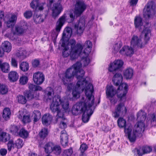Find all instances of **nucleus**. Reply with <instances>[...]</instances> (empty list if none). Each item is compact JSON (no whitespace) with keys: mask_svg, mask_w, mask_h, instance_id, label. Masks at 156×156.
<instances>
[{"mask_svg":"<svg viewBox=\"0 0 156 156\" xmlns=\"http://www.w3.org/2000/svg\"><path fill=\"white\" fill-rule=\"evenodd\" d=\"M85 90V93L89 101L92 99L91 103L87 104L84 101H80L76 104L77 106L79 107H91L94 104V97L92 95L94 91V87L92 84L88 83L86 79H83V81L78 80L75 86L74 89L73 90L72 94L73 97L76 98L79 96L80 92H83Z\"/></svg>","mask_w":156,"mask_h":156,"instance_id":"nucleus-1","label":"nucleus"},{"mask_svg":"<svg viewBox=\"0 0 156 156\" xmlns=\"http://www.w3.org/2000/svg\"><path fill=\"white\" fill-rule=\"evenodd\" d=\"M146 113L141 110L137 114V119H140V121L138 122L135 125L133 132H131V126H129L128 128L127 127H125V132L131 143H134L136 141V136H142V133L145 130V125L144 122L146 119Z\"/></svg>","mask_w":156,"mask_h":156,"instance_id":"nucleus-2","label":"nucleus"},{"mask_svg":"<svg viewBox=\"0 0 156 156\" xmlns=\"http://www.w3.org/2000/svg\"><path fill=\"white\" fill-rule=\"evenodd\" d=\"M81 63L77 62L73 64L71 67L68 69L65 73L63 74L62 81L64 85L71 81L75 75L78 80L83 81V79H86L83 78L85 74L84 71L81 69Z\"/></svg>","mask_w":156,"mask_h":156,"instance_id":"nucleus-3","label":"nucleus"},{"mask_svg":"<svg viewBox=\"0 0 156 156\" xmlns=\"http://www.w3.org/2000/svg\"><path fill=\"white\" fill-rule=\"evenodd\" d=\"M54 92L53 89L49 87L47 89L45 98L47 102H51L50 107H57L58 106L62 107H69V103L67 99H62L59 95L53 97Z\"/></svg>","mask_w":156,"mask_h":156,"instance_id":"nucleus-4","label":"nucleus"},{"mask_svg":"<svg viewBox=\"0 0 156 156\" xmlns=\"http://www.w3.org/2000/svg\"><path fill=\"white\" fill-rule=\"evenodd\" d=\"M122 76L121 74L116 73L113 76L112 81L115 86H119L117 90V95L120 101H125L126 100V95L128 90L127 84L122 83Z\"/></svg>","mask_w":156,"mask_h":156,"instance_id":"nucleus-5","label":"nucleus"},{"mask_svg":"<svg viewBox=\"0 0 156 156\" xmlns=\"http://www.w3.org/2000/svg\"><path fill=\"white\" fill-rule=\"evenodd\" d=\"M134 24L136 29L140 31H142V34H144L145 44H147L151 36V28L150 25L147 23L146 26L143 25L142 18L140 16L135 17Z\"/></svg>","mask_w":156,"mask_h":156,"instance_id":"nucleus-6","label":"nucleus"},{"mask_svg":"<svg viewBox=\"0 0 156 156\" xmlns=\"http://www.w3.org/2000/svg\"><path fill=\"white\" fill-rule=\"evenodd\" d=\"M94 108H72L71 112L73 115H77L82 114V122L87 123L93 114Z\"/></svg>","mask_w":156,"mask_h":156,"instance_id":"nucleus-7","label":"nucleus"},{"mask_svg":"<svg viewBox=\"0 0 156 156\" xmlns=\"http://www.w3.org/2000/svg\"><path fill=\"white\" fill-rule=\"evenodd\" d=\"M68 44L70 46V59L73 60L77 58L80 55L83 47V45L80 43L76 44V41L74 39L70 40Z\"/></svg>","mask_w":156,"mask_h":156,"instance_id":"nucleus-8","label":"nucleus"},{"mask_svg":"<svg viewBox=\"0 0 156 156\" xmlns=\"http://www.w3.org/2000/svg\"><path fill=\"white\" fill-rule=\"evenodd\" d=\"M66 17V15L65 14L60 17L56 23L55 30H53L51 32V37L54 43H55L57 37L62 27L65 23Z\"/></svg>","mask_w":156,"mask_h":156,"instance_id":"nucleus-9","label":"nucleus"},{"mask_svg":"<svg viewBox=\"0 0 156 156\" xmlns=\"http://www.w3.org/2000/svg\"><path fill=\"white\" fill-rule=\"evenodd\" d=\"M155 8V5L153 2H148L144 9V16L146 18H149L154 13Z\"/></svg>","mask_w":156,"mask_h":156,"instance_id":"nucleus-10","label":"nucleus"},{"mask_svg":"<svg viewBox=\"0 0 156 156\" xmlns=\"http://www.w3.org/2000/svg\"><path fill=\"white\" fill-rule=\"evenodd\" d=\"M62 0H58L57 3H54L51 8L52 11V16L55 18L58 16L62 10V8L60 2ZM53 2V0H49V4L51 5Z\"/></svg>","mask_w":156,"mask_h":156,"instance_id":"nucleus-11","label":"nucleus"},{"mask_svg":"<svg viewBox=\"0 0 156 156\" xmlns=\"http://www.w3.org/2000/svg\"><path fill=\"white\" fill-rule=\"evenodd\" d=\"M86 5L83 1H76L74 12L76 17L80 16L86 9Z\"/></svg>","mask_w":156,"mask_h":156,"instance_id":"nucleus-12","label":"nucleus"},{"mask_svg":"<svg viewBox=\"0 0 156 156\" xmlns=\"http://www.w3.org/2000/svg\"><path fill=\"white\" fill-rule=\"evenodd\" d=\"M106 93L107 98H109L111 103L115 104L117 101V99L116 98H114L113 96L117 94L116 90L114 89L112 86H109L107 87Z\"/></svg>","mask_w":156,"mask_h":156,"instance_id":"nucleus-13","label":"nucleus"},{"mask_svg":"<svg viewBox=\"0 0 156 156\" xmlns=\"http://www.w3.org/2000/svg\"><path fill=\"white\" fill-rule=\"evenodd\" d=\"M50 108L51 110L54 113H57L56 115L58 117V118L56 119V121L57 122L58 119H62V120H66V119L64 117V113L66 112L68 108Z\"/></svg>","mask_w":156,"mask_h":156,"instance_id":"nucleus-14","label":"nucleus"},{"mask_svg":"<svg viewBox=\"0 0 156 156\" xmlns=\"http://www.w3.org/2000/svg\"><path fill=\"white\" fill-rule=\"evenodd\" d=\"M85 20L84 18H81L78 23L75 24L74 29L77 34L80 35L82 34L85 28Z\"/></svg>","mask_w":156,"mask_h":156,"instance_id":"nucleus-15","label":"nucleus"},{"mask_svg":"<svg viewBox=\"0 0 156 156\" xmlns=\"http://www.w3.org/2000/svg\"><path fill=\"white\" fill-rule=\"evenodd\" d=\"M34 83L37 85H41L44 80V76L41 72H37L35 73L33 76Z\"/></svg>","mask_w":156,"mask_h":156,"instance_id":"nucleus-16","label":"nucleus"},{"mask_svg":"<svg viewBox=\"0 0 156 156\" xmlns=\"http://www.w3.org/2000/svg\"><path fill=\"white\" fill-rule=\"evenodd\" d=\"M152 148L151 147L148 146H145L143 147L142 148L143 152L140 151V149L137 148H135L133 152L134 155L136 156H142L143 154L146 153H149L151 151Z\"/></svg>","mask_w":156,"mask_h":156,"instance_id":"nucleus-17","label":"nucleus"},{"mask_svg":"<svg viewBox=\"0 0 156 156\" xmlns=\"http://www.w3.org/2000/svg\"><path fill=\"white\" fill-rule=\"evenodd\" d=\"M123 64V62L121 60H115L113 63H111L108 70L110 72L116 71L121 68Z\"/></svg>","mask_w":156,"mask_h":156,"instance_id":"nucleus-18","label":"nucleus"},{"mask_svg":"<svg viewBox=\"0 0 156 156\" xmlns=\"http://www.w3.org/2000/svg\"><path fill=\"white\" fill-rule=\"evenodd\" d=\"M131 45L133 48H141L142 47V44L141 39L136 35H133L131 41Z\"/></svg>","mask_w":156,"mask_h":156,"instance_id":"nucleus-19","label":"nucleus"},{"mask_svg":"<svg viewBox=\"0 0 156 156\" xmlns=\"http://www.w3.org/2000/svg\"><path fill=\"white\" fill-rule=\"evenodd\" d=\"M126 108H114L112 110V115L114 118H118L120 115L126 114Z\"/></svg>","mask_w":156,"mask_h":156,"instance_id":"nucleus-20","label":"nucleus"},{"mask_svg":"<svg viewBox=\"0 0 156 156\" xmlns=\"http://www.w3.org/2000/svg\"><path fill=\"white\" fill-rule=\"evenodd\" d=\"M24 110L23 109V112ZM19 118H20V116L23 118L22 119V122L24 124H26L27 123L30 122L31 121V119L30 117V114L29 112L26 113V112H23L22 113V111L19 112Z\"/></svg>","mask_w":156,"mask_h":156,"instance_id":"nucleus-21","label":"nucleus"},{"mask_svg":"<svg viewBox=\"0 0 156 156\" xmlns=\"http://www.w3.org/2000/svg\"><path fill=\"white\" fill-rule=\"evenodd\" d=\"M119 53L122 54L130 56L133 54L134 50L132 48L127 46H125L120 50Z\"/></svg>","mask_w":156,"mask_h":156,"instance_id":"nucleus-22","label":"nucleus"},{"mask_svg":"<svg viewBox=\"0 0 156 156\" xmlns=\"http://www.w3.org/2000/svg\"><path fill=\"white\" fill-rule=\"evenodd\" d=\"M52 120L51 115L49 114H44L42 118V124L44 125L48 126L51 123Z\"/></svg>","mask_w":156,"mask_h":156,"instance_id":"nucleus-23","label":"nucleus"},{"mask_svg":"<svg viewBox=\"0 0 156 156\" xmlns=\"http://www.w3.org/2000/svg\"><path fill=\"white\" fill-rule=\"evenodd\" d=\"M11 135L10 134L5 132H2L0 134V140L5 143L10 140Z\"/></svg>","mask_w":156,"mask_h":156,"instance_id":"nucleus-24","label":"nucleus"},{"mask_svg":"<svg viewBox=\"0 0 156 156\" xmlns=\"http://www.w3.org/2000/svg\"><path fill=\"white\" fill-rule=\"evenodd\" d=\"M18 78V75L15 71L11 72L9 74V78L11 82H14L16 81Z\"/></svg>","mask_w":156,"mask_h":156,"instance_id":"nucleus-25","label":"nucleus"},{"mask_svg":"<svg viewBox=\"0 0 156 156\" xmlns=\"http://www.w3.org/2000/svg\"><path fill=\"white\" fill-rule=\"evenodd\" d=\"M54 145L51 142L46 144L44 147L45 153L47 154H50L52 153Z\"/></svg>","mask_w":156,"mask_h":156,"instance_id":"nucleus-26","label":"nucleus"},{"mask_svg":"<svg viewBox=\"0 0 156 156\" xmlns=\"http://www.w3.org/2000/svg\"><path fill=\"white\" fill-rule=\"evenodd\" d=\"M2 48L4 51L7 52L10 51L12 48L10 43L7 41H5L2 43Z\"/></svg>","mask_w":156,"mask_h":156,"instance_id":"nucleus-27","label":"nucleus"},{"mask_svg":"<svg viewBox=\"0 0 156 156\" xmlns=\"http://www.w3.org/2000/svg\"><path fill=\"white\" fill-rule=\"evenodd\" d=\"M133 75V70L131 68H129L126 69L124 73V76L126 79H130Z\"/></svg>","mask_w":156,"mask_h":156,"instance_id":"nucleus-28","label":"nucleus"},{"mask_svg":"<svg viewBox=\"0 0 156 156\" xmlns=\"http://www.w3.org/2000/svg\"><path fill=\"white\" fill-rule=\"evenodd\" d=\"M20 126L15 125H11L10 128V132L12 134L18 136L19 131L20 130Z\"/></svg>","mask_w":156,"mask_h":156,"instance_id":"nucleus-29","label":"nucleus"},{"mask_svg":"<svg viewBox=\"0 0 156 156\" xmlns=\"http://www.w3.org/2000/svg\"><path fill=\"white\" fill-rule=\"evenodd\" d=\"M71 34L72 30L71 28L69 27L66 28L63 33L62 39L64 40L65 38L69 37V36L70 37Z\"/></svg>","mask_w":156,"mask_h":156,"instance_id":"nucleus-30","label":"nucleus"},{"mask_svg":"<svg viewBox=\"0 0 156 156\" xmlns=\"http://www.w3.org/2000/svg\"><path fill=\"white\" fill-rule=\"evenodd\" d=\"M18 136L22 138H26L29 136V133L24 128H22L20 130Z\"/></svg>","mask_w":156,"mask_h":156,"instance_id":"nucleus-31","label":"nucleus"},{"mask_svg":"<svg viewBox=\"0 0 156 156\" xmlns=\"http://www.w3.org/2000/svg\"><path fill=\"white\" fill-rule=\"evenodd\" d=\"M118 125L119 127L120 128H122L127 127V128L130 126H128L127 125L126 126V122L125 119L122 118H119L117 120Z\"/></svg>","mask_w":156,"mask_h":156,"instance_id":"nucleus-32","label":"nucleus"},{"mask_svg":"<svg viewBox=\"0 0 156 156\" xmlns=\"http://www.w3.org/2000/svg\"><path fill=\"white\" fill-rule=\"evenodd\" d=\"M60 142L63 147H65L68 145V135L60 136Z\"/></svg>","mask_w":156,"mask_h":156,"instance_id":"nucleus-33","label":"nucleus"},{"mask_svg":"<svg viewBox=\"0 0 156 156\" xmlns=\"http://www.w3.org/2000/svg\"><path fill=\"white\" fill-rule=\"evenodd\" d=\"M0 68L4 73H8L9 71V66L8 63H7L2 64L0 62Z\"/></svg>","mask_w":156,"mask_h":156,"instance_id":"nucleus-34","label":"nucleus"},{"mask_svg":"<svg viewBox=\"0 0 156 156\" xmlns=\"http://www.w3.org/2000/svg\"><path fill=\"white\" fill-rule=\"evenodd\" d=\"M11 114L9 108H5L3 110L2 116L5 120L8 119Z\"/></svg>","mask_w":156,"mask_h":156,"instance_id":"nucleus-35","label":"nucleus"},{"mask_svg":"<svg viewBox=\"0 0 156 156\" xmlns=\"http://www.w3.org/2000/svg\"><path fill=\"white\" fill-rule=\"evenodd\" d=\"M48 129L44 128L41 129L39 133V136L41 139L43 140L48 136Z\"/></svg>","mask_w":156,"mask_h":156,"instance_id":"nucleus-36","label":"nucleus"},{"mask_svg":"<svg viewBox=\"0 0 156 156\" xmlns=\"http://www.w3.org/2000/svg\"><path fill=\"white\" fill-rule=\"evenodd\" d=\"M34 116L33 121L34 123L37 122L41 117V113L38 110H34L33 112Z\"/></svg>","mask_w":156,"mask_h":156,"instance_id":"nucleus-37","label":"nucleus"},{"mask_svg":"<svg viewBox=\"0 0 156 156\" xmlns=\"http://www.w3.org/2000/svg\"><path fill=\"white\" fill-rule=\"evenodd\" d=\"M20 69L22 71L26 72L29 69V64L26 62H22L20 63Z\"/></svg>","mask_w":156,"mask_h":156,"instance_id":"nucleus-38","label":"nucleus"},{"mask_svg":"<svg viewBox=\"0 0 156 156\" xmlns=\"http://www.w3.org/2000/svg\"><path fill=\"white\" fill-rule=\"evenodd\" d=\"M52 152L56 155H59L61 152V148L58 145H54Z\"/></svg>","mask_w":156,"mask_h":156,"instance_id":"nucleus-39","label":"nucleus"},{"mask_svg":"<svg viewBox=\"0 0 156 156\" xmlns=\"http://www.w3.org/2000/svg\"><path fill=\"white\" fill-rule=\"evenodd\" d=\"M29 88L30 90L32 91H41L42 89V88L41 87L32 84L29 85Z\"/></svg>","mask_w":156,"mask_h":156,"instance_id":"nucleus-40","label":"nucleus"},{"mask_svg":"<svg viewBox=\"0 0 156 156\" xmlns=\"http://www.w3.org/2000/svg\"><path fill=\"white\" fill-rule=\"evenodd\" d=\"M86 46L89 49V50L88 51H87V50L85 49L83 51V53L86 55H88L91 51L90 48H91L92 46V42L90 41H88L86 42Z\"/></svg>","mask_w":156,"mask_h":156,"instance_id":"nucleus-41","label":"nucleus"},{"mask_svg":"<svg viewBox=\"0 0 156 156\" xmlns=\"http://www.w3.org/2000/svg\"><path fill=\"white\" fill-rule=\"evenodd\" d=\"M24 96L26 97L28 99L30 100L34 98V95L33 92L30 90L25 91L24 92Z\"/></svg>","mask_w":156,"mask_h":156,"instance_id":"nucleus-42","label":"nucleus"},{"mask_svg":"<svg viewBox=\"0 0 156 156\" xmlns=\"http://www.w3.org/2000/svg\"><path fill=\"white\" fill-rule=\"evenodd\" d=\"M34 22L36 23H40L44 21V19L42 18L41 16L40 15H34Z\"/></svg>","mask_w":156,"mask_h":156,"instance_id":"nucleus-43","label":"nucleus"},{"mask_svg":"<svg viewBox=\"0 0 156 156\" xmlns=\"http://www.w3.org/2000/svg\"><path fill=\"white\" fill-rule=\"evenodd\" d=\"M17 56L20 58L23 59L27 56L26 51L25 50H20L17 54Z\"/></svg>","mask_w":156,"mask_h":156,"instance_id":"nucleus-44","label":"nucleus"},{"mask_svg":"<svg viewBox=\"0 0 156 156\" xmlns=\"http://www.w3.org/2000/svg\"><path fill=\"white\" fill-rule=\"evenodd\" d=\"M8 92L7 87L5 85L1 84L0 85V93L2 94H6Z\"/></svg>","mask_w":156,"mask_h":156,"instance_id":"nucleus-45","label":"nucleus"},{"mask_svg":"<svg viewBox=\"0 0 156 156\" xmlns=\"http://www.w3.org/2000/svg\"><path fill=\"white\" fill-rule=\"evenodd\" d=\"M25 30L24 26H17L15 27V31L18 34L23 33L25 32Z\"/></svg>","mask_w":156,"mask_h":156,"instance_id":"nucleus-46","label":"nucleus"},{"mask_svg":"<svg viewBox=\"0 0 156 156\" xmlns=\"http://www.w3.org/2000/svg\"><path fill=\"white\" fill-rule=\"evenodd\" d=\"M17 98L18 102L21 104H25L27 102V100L25 96L19 95L17 96Z\"/></svg>","mask_w":156,"mask_h":156,"instance_id":"nucleus-47","label":"nucleus"},{"mask_svg":"<svg viewBox=\"0 0 156 156\" xmlns=\"http://www.w3.org/2000/svg\"><path fill=\"white\" fill-rule=\"evenodd\" d=\"M15 144L18 148H21L23 145V140L21 139H18L15 142Z\"/></svg>","mask_w":156,"mask_h":156,"instance_id":"nucleus-48","label":"nucleus"},{"mask_svg":"<svg viewBox=\"0 0 156 156\" xmlns=\"http://www.w3.org/2000/svg\"><path fill=\"white\" fill-rule=\"evenodd\" d=\"M39 2L38 0H33L30 3V6L33 9H36L38 7Z\"/></svg>","mask_w":156,"mask_h":156,"instance_id":"nucleus-49","label":"nucleus"},{"mask_svg":"<svg viewBox=\"0 0 156 156\" xmlns=\"http://www.w3.org/2000/svg\"><path fill=\"white\" fill-rule=\"evenodd\" d=\"M15 144L12 140H9L7 144L8 150L10 151L12 149L14 148V145Z\"/></svg>","mask_w":156,"mask_h":156,"instance_id":"nucleus-50","label":"nucleus"},{"mask_svg":"<svg viewBox=\"0 0 156 156\" xmlns=\"http://www.w3.org/2000/svg\"><path fill=\"white\" fill-rule=\"evenodd\" d=\"M73 153V150L72 148L65 150L64 151L62 154V156H70Z\"/></svg>","mask_w":156,"mask_h":156,"instance_id":"nucleus-51","label":"nucleus"},{"mask_svg":"<svg viewBox=\"0 0 156 156\" xmlns=\"http://www.w3.org/2000/svg\"><path fill=\"white\" fill-rule=\"evenodd\" d=\"M69 82H68L67 84H66V86L67 85V89L69 91H71L72 90H73L74 89L75 87V83H69Z\"/></svg>","mask_w":156,"mask_h":156,"instance_id":"nucleus-52","label":"nucleus"},{"mask_svg":"<svg viewBox=\"0 0 156 156\" xmlns=\"http://www.w3.org/2000/svg\"><path fill=\"white\" fill-rule=\"evenodd\" d=\"M122 44L121 42H119L115 44L114 46V50L113 52L115 53H116L117 52L121 47Z\"/></svg>","mask_w":156,"mask_h":156,"instance_id":"nucleus-53","label":"nucleus"},{"mask_svg":"<svg viewBox=\"0 0 156 156\" xmlns=\"http://www.w3.org/2000/svg\"><path fill=\"white\" fill-rule=\"evenodd\" d=\"M28 80V78L26 76H23L20 78V83L22 85L26 84Z\"/></svg>","mask_w":156,"mask_h":156,"instance_id":"nucleus-54","label":"nucleus"},{"mask_svg":"<svg viewBox=\"0 0 156 156\" xmlns=\"http://www.w3.org/2000/svg\"><path fill=\"white\" fill-rule=\"evenodd\" d=\"M60 122L59 124V127L62 129H64L67 127V125L65 122L66 120H62V119H60Z\"/></svg>","mask_w":156,"mask_h":156,"instance_id":"nucleus-55","label":"nucleus"},{"mask_svg":"<svg viewBox=\"0 0 156 156\" xmlns=\"http://www.w3.org/2000/svg\"><path fill=\"white\" fill-rule=\"evenodd\" d=\"M88 148V146L85 144H82L80 146V149L81 153L84 152Z\"/></svg>","mask_w":156,"mask_h":156,"instance_id":"nucleus-56","label":"nucleus"},{"mask_svg":"<svg viewBox=\"0 0 156 156\" xmlns=\"http://www.w3.org/2000/svg\"><path fill=\"white\" fill-rule=\"evenodd\" d=\"M33 14L32 12L30 11H26L24 13V17L27 19H29L32 17Z\"/></svg>","mask_w":156,"mask_h":156,"instance_id":"nucleus-57","label":"nucleus"},{"mask_svg":"<svg viewBox=\"0 0 156 156\" xmlns=\"http://www.w3.org/2000/svg\"><path fill=\"white\" fill-rule=\"evenodd\" d=\"M82 61L83 62V65L84 66H87L90 62V59L87 57L83 58Z\"/></svg>","mask_w":156,"mask_h":156,"instance_id":"nucleus-58","label":"nucleus"},{"mask_svg":"<svg viewBox=\"0 0 156 156\" xmlns=\"http://www.w3.org/2000/svg\"><path fill=\"white\" fill-rule=\"evenodd\" d=\"M11 64L13 67L17 68L18 66V62L15 58H11Z\"/></svg>","mask_w":156,"mask_h":156,"instance_id":"nucleus-59","label":"nucleus"},{"mask_svg":"<svg viewBox=\"0 0 156 156\" xmlns=\"http://www.w3.org/2000/svg\"><path fill=\"white\" fill-rule=\"evenodd\" d=\"M76 15L74 14V15L73 13H70L69 14V17L71 18V20H67V21L69 23H71L72 22L74 19L75 17V16Z\"/></svg>","mask_w":156,"mask_h":156,"instance_id":"nucleus-60","label":"nucleus"},{"mask_svg":"<svg viewBox=\"0 0 156 156\" xmlns=\"http://www.w3.org/2000/svg\"><path fill=\"white\" fill-rule=\"evenodd\" d=\"M40 64V61L39 60L35 59L32 62L33 66L34 67H36L38 66Z\"/></svg>","mask_w":156,"mask_h":156,"instance_id":"nucleus-61","label":"nucleus"},{"mask_svg":"<svg viewBox=\"0 0 156 156\" xmlns=\"http://www.w3.org/2000/svg\"><path fill=\"white\" fill-rule=\"evenodd\" d=\"M17 20V17L15 15H12L10 18L9 20L12 23H14V24L15 23Z\"/></svg>","mask_w":156,"mask_h":156,"instance_id":"nucleus-62","label":"nucleus"},{"mask_svg":"<svg viewBox=\"0 0 156 156\" xmlns=\"http://www.w3.org/2000/svg\"><path fill=\"white\" fill-rule=\"evenodd\" d=\"M7 150L5 148H2L0 150V154L1 156H4L7 153Z\"/></svg>","mask_w":156,"mask_h":156,"instance_id":"nucleus-63","label":"nucleus"},{"mask_svg":"<svg viewBox=\"0 0 156 156\" xmlns=\"http://www.w3.org/2000/svg\"><path fill=\"white\" fill-rule=\"evenodd\" d=\"M6 24L8 28H12L14 25V23H12L9 20H8L6 22Z\"/></svg>","mask_w":156,"mask_h":156,"instance_id":"nucleus-64","label":"nucleus"}]
</instances>
